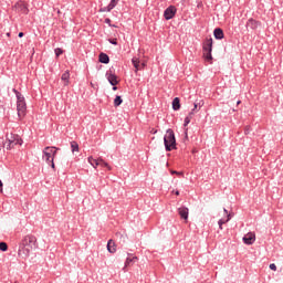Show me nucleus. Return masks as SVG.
<instances>
[{"mask_svg": "<svg viewBox=\"0 0 283 283\" xmlns=\"http://www.w3.org/2000/svg\"><path fill=\"white\" fill-rule=\"evenodd\" d=\"M213 34L214 39H224V31H222L220 28L214 29Z\"/></svg>", "mask_w": 283, "mask_h": 283, "instance_id": "17", "label": "nucleus"}, {"mask_svg": "<svg viewBox=\"0 0 283 283\" xmlns=\"http://www.w3.org/2000/svg\"><path fill=\"white\" fill-rule=\"evenodd\" d=\"M172 109H175V112H178V109H180V98L179 97H175L172 101Z\"/></svg>", "mask_w": 283, "mask_h": 283, "instance_id": "22", "label": "nucleus"}, {"mask_svg": "<svg viewBox=\"0 0 283 283\" xmlns=\"http://www.w3.org/2000/svg\"><path fill=\"white\" fill-rule=\"evenodd\" d=\"M106 78L108 83H111V85H118V77L116 76V74L112 73V71H108L106 73Z\"/></svg>", "mask_w": 283, "mask_h": 283, "instance_id": "11", "label": "nucleus"}, {"mask_svg": "<svg viewBox=\"0 0 283 283\" xmlns=\"http://www.w3.org/2000/svg\"><path fill=\"white\" fill-rule=\"evenodd\" d=\"M105 23H107L109 25V23H112V20L109 18H106Z\"/></svg>", "mask_w": 283, "mask_h": 283, "instance_id": "35", "label": "nucleus"}, {"mask_svg": "<svg viewBox=\"0 0 283 283\" xmlns=\"http://www.w3.org/2000/svg\"><path fill=\"white\" fill-rule=\"evenodd\" d=\"M139 65H140L142 70H143V69H145V65H146V64H145V63H142V64H139Z\"/></svg>", "mask_w": 283, "mask_h": 283, "instance_id": "39", "label": "nucleus"}, {"mask_svg": "<svg viewBox=\"0 0 283 283\" xmlns=\"http://www.w3.org/2000/svg\"><path fill=\"white\" fill-rule=\"evenodd\" d=\"M229 220H231V214H228V218H227V220L224 221V220H219L218 221V224H219V229L222 231V224H226V222H229Z\"/></svg>", "mask_w": 283, "mask_h": 283, "instance_id": "26", "label": "nucleus"}, {"mask_svg": "<svg viewBox=\"0 0 283 283\" xmlns=\"http://www.w3.org/2000/svg\"><path fill=\"white\" fill-rule=\"evenodd\" d=\"M61 80L64 82L65 86L70 85V71H65L62 74Z\"/></svg>", "mask_w": 283, "mask_h": 283, "instance_id": "18", "label": "nucleus"}, {"mask_svg": "<svg viewBox=\"0 0 283 283\" xmlns=\"http://www.w3.org/2000/svg\"><path fill=\"white\" fill-rule=\"evenodd\" d=\"M135 262H138V256H128L125 262L124 269H127V266H132V264H135Z\"/></svg>", "mask_w": 283, "mask_h": 283, "instance_id": "16", "label": "nucleus"}, {"mask_svg": "<svg viewBox=\"0 0 283 283\" xmlns=\"http://www.w3.org/2000/svg\"><path fill=\"white\" fill-rule=\"evenodd\" d=\"M13 92L17 96V112H18V117L20 118V120L22 118H25V114L28 113V105L25 104V97H23L21 95V93H19V91L13 88Z\"/></svg>", "mask_w": 283, "mask_h": 283, "instance_id": "2", "label": "nucleus"}, {"mask_svg": "<svg viewBox=\"0 0 283 283\" xmlns=\"http://www.w3.org/2000/svg\"><path fill=\"white\" fill-rule=\"evenodd\" d=\"M117 3H118L117 0H112L111 3L107 6V8L104 10H101V12H112V10L116 8Z\"/></svg>", "mask_w": 283, "mask_h": 283, "instance_id": "14", "label": "nucleus"}, {"mask_svg": "<svg viewBox=\"0 0 283 283\" xmlns=\"http://www.w3.org/2000/svg\"><path fill=\"white\" fill-rule=\"evenodd\" d=\"M7 36H10V33H7Z\"/></svg>", "mask_w": 283, "mask_h": 283, "instance_id": "44", "label": "nucleus"}, {"mask_svg": "<svg viewBox=\"0 0 283 283\" xmlns=\"http://www.w3.org/2000/svg\"><path fill=\"white\" fill-rule=\"evenodd\" d=\"M164 17L167 21H169V19H174V17H176V7H168L164 12Z\"/></svg>", "mask_w": 283, "mask_h": 283, "instance_id": "8", "label": "nucleus"}, {"mask_svg": "<svg viewBox=\"0 0 283 283\" xmlns=\"http://www.w3.org/2000/svg\"><path fill=\"white\" fill-rule=\"evenodd\" d=\"M23 248L19 251L20 258H28L30 255V251L36 249V237L27 235L22 240Z\"/></svg>", "mask_w": 283, "mask_h": 283, "instance_id": "1", "label": "nucleus"}, {"mask_svg": "<svg viewBox=\"0 0 283 283\" xmlns=\"http://www.w3.org/2000/svg\"><path fill=\"white\" fill-rule=\"evenodd\" d=\"M99 63L107 64L109 63V55L105 53L99 54Z\"/></svg>", "mask_w": 283, "mask_h": 283, "instance_id": "21", "label": "nucleus"}, {"mask_svg": "<svg viewBox=\"0 0 283 283\" xmlns=\"http://www.w3.org/2000/svg\"><path fill=\"white\" fill-rule=\"evenodd\" d=\"M187 132H188V129L186 128V138H188Z\"/></svg>", "mask_w": 283, "mask_h": 283, "instance_id": "42", "label": "nucleus"}, {"mask_svg": "<svg viewBox=\"0 0 283 283\" xmlns=\"http://www.w3.org/2000/svg\"><path fill=\"white\" fill-rule=\"evenodd\" d=\"M193 112H190L188 114V116L185 118V122H184V126L187 127V125H189V123H191V119L193 118Z\"/></svg>", "mask_w": 283, "mask_h": 283, "instance_id": "23", "label": "nucleus"}, {"mask_svg": "<svg viewBox=\"0 0 283 283\" xmlns=\"http://www.w3.org/2000/svg\"><path fill=\"white\" fill-rule=\"evenodd\" d=\"M32 54H34V49H32Z\"/></svg>", "mask_w": 283, "mask_h": 283, "instance_id": "43", "label": "nucleus"}, {"mask_svg": "<svg viewBox=\"0 0 283 283\" xmlns=\"http://www.w3.org/2000/svg\"><path fill=\"white\" fill-rule=\"evenodd\" d=\"M61 54H63V50L62 49H55V56H61Z\"/></svg>", "mask_w": 283, "mask_h": 283, "instance_id": "29", "label": "nucleus"}, {"mask_svg": "<svg viewBox=\"0 0 283 283\" xmlns=\"http://www.w3.org/2000/svg\"><path fill=\"white\" fill-rule=\"evenodd\" d=\"M108 41L112 43V45H118V41L116 39H109Z\"/></svg>", "mask_w": 283, "mask_h": 283, "instance_id": "31", "label": "nucleus"}, {"mask_svg": "<svg viewBox=\"0 0 283 283\" xmlns=\"http://www.w3.org/2000/svg\"><path fill=\"white\" fill-rule=\"evenodd\" d=\"M171 174H176V176H182V172H178L176 170H171Z\"/></svg>", "mask_w": 283, "mask_h": 283, "instance_id": "34", "label": "nucleus"}, {"mask_svg": "<svg viewBox=\"0 0 283 283\" xmlns=\"http://www.w3.org/2000/svg\"><path fill=\"white\" fill-rule=\"evenodd\" d=\"M0 193H3V181L0 180Z\"/></svg>", "mask_w": 283, "mask_h": 283, "instance_id": "33", "label": "nucleus"}, {"mask_svg": "<svg viewBox=\"0 0 283 283\" xmlns=\"http://www.w3.org/2000/svg\"><path fill=\"white\" fill-rule=\"evenodd\" d=\"M0 251H8V243L0 242Z\"/></svg>", "mask_w": 283, "mask_h": 283, "instance_id": "27", "label": "nucleus"}, {"mask_svg": "<svg viewBox=\"0 0 283 283\" xmlns=\"http://www.w3.org/2000/svg\"><path fill=\"white\" fill-rule=\"evenodd\" d=\"M203 105H205V101H196L193 104V109L191 111L193 115L196 114V111L201 109Z\"/></svg>", "mask_w": 283, "mask_h": 283, "instance_id": "19", "label": "nucleus"}, {"mask_svg": "<svg viewBox=\"0 0 283 283\" xmlns=\"http://www.w3.org/2000/svg\"><path fill=\"white\" fill-rule=\"evenodd\" d=\"M17 145H23V139L17 134H7V139L4 142L6 149H14Z\"/></svg>", "mask_w": 283, "mask_h": 283, "instance_id": "4", "label": "nucleus"}, {"mask_svg": "<svg viewBox=\"0 0 283 283\" xmlns=\"http://www.w3.org/2000/svg\"><path fill=\"white\" fill-rule=\"evenodd\" d=\"M243 242L244 244L251 245L255 242V232H248L244 237H243Z\"/></svg>", "mask_w": 283, "mask_h": 283, "instance_id": "9", "label": "nucleus"}, {"mask_svg": "<svg viewBox=\"0 0 283 283\" xmlns=\"http://www.w3.org/2000/svg\"><path fill=\"white\" fill-rule=\"evenodd\" d=\"M240 103H242V102H241V101H238V102H237V105H240Z\"/></svg>", "mask_w": 283, "mask_h": 283, "instance_id": "41", "label": "nucleus"}, {"mask_svg": "<svg viewBox=\"0 0 283 283\" xmlns=\"http://www.w3.org/2000/svg\"><path fill=\"white\" fill-rule=\"evenodd\" d=\"M226 216L228 217L229 216V211L227 209H223Z\"/></svg>", "mask_w": 283, "mask_h": 283, "instance_id": "37", "label": "nucleus"}, {"mask_svg": "<svg viewBox=\"0 0 283 283\" xmlns=\"http://www.w3.org/2000/svg\"><path fill=\"white\" fill-rule=\"evenodd\" d=\"M156 132H157V130H153V133H155V134H156Z\"/></svg>", "mask_w": 283, "mask_h": 283, "instance_id": "45", "label": "nucleus"}, {"mask_svg": "<svg viewBox=\"0 0 283 283\" xmlns=\"http://www.w3.org/2000/svg\"><path fill=\"white\" fill-rule=\"evenodd\" d=\"M260 25H262V23L253 19H249L247 22V28H250V30H258Z\"/></svg>", "mask_w": 283, "mask_h": 283, "instance_id": "12", "label": "nucleus"}, {"mask_svg": "<svg viewBox=\"0 0 283 283\" xmlns=\"http://www.w3.org/2000/svg\"><path fill=\"white\" fill-rule=\"evenodd\" d=\"M107 251L108 253H114L116 251V242L112 239L107 242Z\"/></svg>", "mask_w": 283, "mask_h": 283, "instance_id": "15", "label": "nucleus"}, {"mask_svg": "<svg viewBox=\"0 0 283 283\" xmlns=\"http://www.w3.org/2000/svg\"><path fill=\"white\" fill-rule=\"evenodd\" d=\"M116 90H118V87H116V85H113V91L116 92Z\"/></svg>", "mask_w": 283, "mask_h": 283, "instance_id": "40", "label": "nucleus"}, {"mask_svg": "<svg viewBox=\"0 0 283 283\" xmlns=\"http://www.w3.org/2000/svg\"><path fill=\"white\" fill-rule=\"evenodd\" d=\"M71 149H72V154H75V151L76 153H78V143H76V142H71Z\"/></svg>", "mask_w": 283, "mask_h": 283, "instance_id": "25", "label": "nucleus"}, {"mask_svg": "<svg viewBox=\"0 0 283 283\" xmlns=\"http://www.w3.org/2000/svg\"><path fill=\"white\" fill-rule=\"evenodd\" d=\"M49 163H51L52 169H56V166L54 165V159H51Z\"/></svg>", "mask_w": 283, "mask_h": 283, "instance_id": "32", "label": "nucleus"}, {"mask_svg": "<svg viewBox=\"0 0 283 283\" xmlns=\"http://www.w3.org/2000/svg\"><path fill=\"white\" fill-rule=\"evenodd\" d=\"M178 213H179L181 220H185V222H187L189 220V208H187V207L178 208Z\"/></svg>", "mask_w": 283, "mask_h": 283, "instance_id": "10", "label": "nucleus"}, {"mask_svg": "<svg viewBox=\"0 0 283 283\" xmlns=\"http://www.w3.org/2000/svg\"><path fill=\"white\" fill-rule=\"evenodd\" d=\"M88 163L94 167V169H96L101 163H103V158L95 159L94 157L90 156Z\"/></svg>", "mask_w": 283, "mask_h": 283, "instance_id": "13", "label": "nucleus"}, {"mask_svg": "<svg viewBox=\"0 0 283 283\" xmlns=\"http://www.w3.org/2000/svg\"><path fill=\"white\" fill-rule=\"evenodd\" d=\"M18 36H19L20 39H22L23 32H20Z\"/></svg>", "mask_w": 283, "mask_h": 283, "instance_id": "38", "label": "nucleus"}, {"mask_svg": "<svg viewBox=\"0 0 283 283\" xmlns=\"http://www.w3.org/2000/svg\"><path fill=\"white\" fill-rule=\"evenodd\" d=\"M123 104V97H120L119 95H117L114 99V106L115 107H119V105Z\"/></svg>", "mask_w": 283, "mask_h": 283, "instance_id": "24", "label": "nucleus"}, {"mask_svg": "<svg viewBox=\"0 0 283 283\" xmlns=\"http://www.w3.org/2000/svg\"><path fill=\"white\" fill-rule=\"evenodd\" d=\"M13 10H15V12H20L21 14H28V12H30L28 4L21 0L13 6Z\"/></svg>", "mask_w": 283, "mask_h": 283, "instance_id": "7", "label": "nucleus"}, {"mask_svg": "<svg viewBox=\"0 0 283 283\" xmlns=\"http://www.w3.org/2000/svg\"><path fill=\"white\" fill-rule=\"evenodd\" d=\"M270 269L271 271H277V265H275V263H271Z\"/></svg>", "mask_w": 283, "mask_h": 283, "instance_id": "30", "label": "nucleus"}, {"mask_svg": "<svg viewBox=\"0 0 283 283\" xmlns=\"http://www.w3.org/2000/svg\"><path fill=\"white\" fill-rule=\"evenodd\" d=\"M212 48H213V39H208L206 40L205 44H203V57L211 63V61H213V56L211 55L212 52Z\"/></svg>", "mask_w": 283, "mask_h": 283, "instance_id": "6", "label": "nucleus"}, {"mask_svg": "<svg viewBox=\"0 0 283 283\" xmlns=\"http://www.w3.org/2000/svg\"><path fill=\"white\" fill-rule=\"evenodd\" d=\"M56 151H59V148L54 146H46L42 150V158L45 160V163H50V160H54V158H56Z\"/></svg>", "mask_w": 283, "mask_h": 283, "instance_id": "5", "label": "nucleus"}, {"mask_svg": "<svg viewBox=\"0 0 283 283\" xmlns=\"http://www.w3.org/2000/svg\"><path fill=\"white\" fill-rule=\"evenodd\" d=\"M132 63L135 67V72L137 73L139 70H142L140 67V60L138 57H133Z\"/></svg>", "mask_w": 283, "mask_h": 283, "instance_id": "20", "label": "nucleus"}, {"mask_svg": "<svg viewBox=\"0 0 283 283\" xmlns=\"http://www.w3.org/2000/svg\"><path fill=\"white\" fill-rule=\"evenodd\" d=\"M175 196H180V191L176 190Z\"/></svg>", "mask_w": 283, "mask_h": 283, "instance_id": "36", "label": "nucleus"}, {"mask_svg": "<svg viewBox=\"0 0 283 283\" xmlns=\"http://www.w3.org/2000/svg\"><path fill=\"white\" fill-rule=\"evenodd\" d=\"M101 165L103 167H106L109 171H112V166L109 164H107L105 160L101 161Z\"/></svg>", "mask_w": 283, "mask_h": 283, "instance_id": "28", "label": "nucleus"}, {"mask_svg": "<svg viewBox=\"0 0 283 283\" xmlns=\"http://www.w3.org/2000/svg\"><path fill=\"white\" fill-rule=\"evenodd\" d=\"M164 145L166 151H174V149H176V134L174 133V129H167L166 135L164 136Z\"/></svg>", "mask_w": 283, "mask_h": 283, "instance_id": "3", "label": "nucleus"}, {"mask_svg": "<svg viewBox=\"0 0 283 283\" xmlns=\"http://www.w3.org/2000/svg\"><path fill=\"white\" fill-rule=\"evenodd\" d=\"M156 132H157V130H153V133H155V134H156Z\"/></svg>", "mask_w": 283, "mask_h": 283, "instance_id": "46", "label": "nucleus"}]
</instances>
